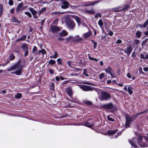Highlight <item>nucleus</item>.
<instances>
[{"mask_svg": "<svg viewBox=\"0 0 148 148\" xmlns=\"http://www.w3.org/2000/svg\"><path fill=\"white\" fill-rule=\"evenodd\" d=\"M140 112L136 114L135 115L131 117L129 115H127L125 116L126 119V122L125 125L126 126L128 127L130 125V123L134 121V119L137 117L138 116L140 115L142 113Z\"/></svg>", "mask_w": 148, "mask_h": 148, "instance_id": "1", "label": "nucleus"}, {"mask_svg": "<svg viewBox=\"0 0 148 148\" xmlns=\"http://www.w3.org/2000/svg\"><path fill=\"white\" fill-rule=\"evenodd\" d=\"M21 61L19 60L15 64L8 69V71H11L16 69H22V66L21 64Z\"/></svg>", "mask_w": 148, "mask_h": 148, "instance_id": "2", "label": "nucleus"}, {"mask_svg": "<svg viewBox=\"0 0 148 148\" xmlns=\"http://www.w3.org/2000/svg\"><path fill=\"white\" fill-rule=\"evenodd\" d=\"M67 25L69 29H73L75 26V24L73 21L71 20H68L66 22Z\"/></svg>", "mask_w": 148, "mask_h": 148, "instance_id": "3", "label": "nucleus"}, {"mask_svg": "<svg viewBox=\"0 0 148 148\" xmlns=\"http://www.w3.org/2000/svg\"><path fill=\"white\" fill-rule=\"evenodd\" d=\"M110 95L108 93L106 92H102L101 93V100L103 101L107 100L108 99L110 98Z\"/></svg>", "mask_w": 148, "mask_h": 148, "instance_id": "4", "label": "nucleus"}, {"mask_svg": "<svg viewBox=\"0 0 148 148\" xmlns=\"http://www.w3.org/2000/svg\"><path fill=\"white\" fill-rule=\"evenodd\" d=\"M80 87L84 91H92L93 90L92 87L86 85H81L80 86Z\"/></svg>", "mask_w": 148, "mask_h": 148, "instance_id": "5", "label": "nucleus"}, {"mask_svg": "<svg viewBox=\"0 0 148 148\" xmlns=\"http://www.w3.org/2000/svg\"><path fill=\"white\" fill-rule=\"evenodd\" d=\"M129 141L132 146H133L135 148L137 147V146L135 143L137 141V139L135 137H133L131 140H129Z\"/></svg>", "mask_w": 148, "mask_h": 148, "instance_id": "6", "label": "nucleus"}, {"mask_svg": "<svg viewBox=\"0 0 148 148\" xmlns=\"http://www.w3.org/2000/svg\"><path fill=\"white\" fill-rule=\"evenodd\" d=\"M132 50V49L131 47V45H130L129 47H127L124 50L125 53H126L128 56H129Z\"/></svg>", "mask_w": 148, "mask_h": 148, "instance_id": "7", "label": "nucleus"}, {"mask_svg": "<svg viewBox=\"0 0 148 148\" xmlns=\"http://www.w3.org/2000/svg\"><path fill=\"white\" fill-rule=\"evenodd\" d=\"M62 1L63 4L61 6V8L64 9L68 8L69 5V3L68 2L66 1H62Z\"/></svg>", "mask_w": 148, "mask_h": 148, "instance_id": "8", "label": "nucleus"}, {"mask_svg": "<svg viewBox=\"0 0 148 148\" xmlns=\"http://www.w3.org/2000/svg\"><path fill=\"white\" fill-rule=\"evenodd\" d=\"M23 6V3L21 2L19 3L16 8V12L17 13H19L21 11V10L22 9V7Z\"/></svg>", "mask_w": 148, "mask_h": 148, "instance_id": "9", "label": "nucleus"}, {"mask_svg": "<svg viewBox=\"0 0 148 148\" xmlns=\"http://www.w3.org/2000/svg\"><path fill=\"white\" fill-rule=\"evenodd\" d=\"M142 140L143 138L142 136H140L138 138V143L141 147L143 146H146L145 144L144 143H141Z\"/></svg>", "mask_w": 148, "mask_h": 148, "instance_id": "10", "label": "nucleus"}, {"mask_svg": "<svg viewBox=\"0 0 148 148\" xmlns=\"http://www.w3.org/2000/svg\"><path fill=\"white\" fill-rule=\"evenodd\" d=\"M66 92L68 95L71 97L73 95L72 89L70 87H69L66 89Z\"/></svg>", "mask_w": 148, "mask_h": 148, "instance_id": "11", "label": "nucleus"}, {"mask_svg": "<svg viewBox=\"0 0 148 148\" xmlns=\"http://www.w3.org/2000/svg\"><path fill=\"white\" fill-rule=\"evenodd\" d=\"M129 7L130 6L129 5L126 4L125 5L124 8L121 10H119L116 9L115 10L114 9H112V10L114 12H117L121 10H126L128 9Z\"/></svg>", "mask_w": 148, "mask_h": 148, "instance_id": "12", "label": "nucleus"}, {"mask_svg": "<svg viewBox=\"0 0 148 148\" xmlns=\"http://www.w3.org/2000/svg\"><path fill=\"white\" fill-rule=\"evenodd\" d=\"M99 1H89L86 2L85 4V5L86 6H90L91 5H94L97 3H98Z\"/></svg>", "mask_w": 148, "mask_h": 148, "instance_id": "13", "label": "nucleus"}, {"mask_svg": "<svg viewBox=\"0 0 148 148\" xmlns=\"http://www.w3.org/2000/svg\"><path fill=\"white\" fill-rule=\"evenodd\" d=\"M51 29L53 32H55L60 30V29L58 27L55 26H52Z\"/></svg>", "mask_w": 148, "mask_h": 148, "instance_id": "14", "label": "nucleus"}, {"mask_svg": "<svg viewBox=\"0 0 148 148\" xmlns=\"http://www.w3.org/2000/svg\"><path fill=\"white\" fill-rule=\"evenodd\" d=\"M102 107L107 110L111 108V103H109L107 104H104L102 106Z\"/></svg>", "mask_w": 148, "mask_h": 148, "instance_id": "15", "label": "nucleus"}, {"mask_svg": "<svg viewBox=\"0 0 148 148\" xmlns=\"http://www.w3.org/2000/svg\"><path fill=\"white\" fill-rule=\"evenodd\" d=\"M85 12L88 14H94L95 13V11L93 9L90 10H85Z\"/></svg>", "mask_w": 148, "mask_h": 148, "instance_id": "16", "label": "nucleus"}, {"mask_svg": "<svg viewBox=\"0 0 148 148\" xmlns=\"http://www.w3.org/2000/svg\"><path fill=\"white\" fill-rule=\"evenodd\" d=\"M29 9L33 16L36 14L37 12L32 8L29 7Z\"/></svg>", "mask_w": 148, "mask_h": 148, "instance_id": "17", "label": "nucleus"}, {"mask_svg": "<svg viewBox=\"0 0 148 148\" xmlns=\"http://www.w3.org/2000/svg\"><path fill=\"white\" fill-rule=\"evenodd\" d=\"M68 34L67 32L65 30H63L61 32L59 33V35L60 36H65Z\"/></svg>", "mask_w": 148, "mask_h": 148, "instance_id": "18", "label": "nucleus"}, {"mask_svg": "<svg viewBox=\"0 0 148 148\" xmlns=\"http://www.w3.org/2000/svg\"><path fill=\"white\" fill-rule=\"evenodd\" d=\"M133 89V88L131 86H129L128 87L127 91L129 94L132 95L133 93V92L132 90Z\"/></svg>", "mask_w": 148, "mask_h": 148, "instance_id": "19", "label": "nucleus"}, {"mask_svg": "<svg viewBox=\"0 0 148 148\" xmlns=\"http://www.w3.org/2000/svg\"><path fill=\"white\" fill-rule=\"evenodd\" d=\"M22 48L24 51L28 50V47L27 45L25 44H24L22 45Z\"/></svg>", "mask_w": 148, "mask_h": 148, "instance_id": "20", "label": "nucleus"}, {"mask_svg": "<svg viewBox=\"0 0 148 148\" xmlns=\"http://www.w3.org/2000/svg\"><path fill=\"white\" fill-rule=\"evenodd\" d=\"M22 69H18L15 72V74L17 75H20L22 73Z\"/></svg>", "mask_w": 148, "mask_h": 148, "instance_id": "21", "label": "nucleus"}, {"mask_svg": "<svg viewBox=\"0 0 148 148\" xmlns=\"http://www.w3.org/2000/svg\"><path fill=\"white\" fill-rule=\"evenodd\" d=\"M74 19L76 21L78 24H80V18L79 17L75 16H74Z\"/></svg>", "mask_w": 148, "mask_h": 148, "instance_id": "22", "label": "nucleus"}, {"mask_svg": "<svg viewBox=\"0 0 148 148\" xmlns=\"http://www.w3.org/2000/svg\"><path fill=\"white\" fill-rule=\"evenodd\" d=\"M84 125L89 127H91L92 126L93 124H90L88 122H86L84 123Z\"/></svg>", "mask_w": 148, "mask_h": 148, "instance_id": "23", "label": "nucleus"}, {"mask_svg": "<svg viewBox=\"0 0 148 148\" xmlns=\"http://www.w3.org/2000/svg\"><path fill=\"white\" fill-rule=\"evenodd\" d=\"M91 33L90 32H88L84 34V36L86 38H87L89 37L91 35Z\"/></svg>", "mask_w": 148, "mask_h": 148, "instance_id": "24", "label": "nucleus"}, {"mask_svg": "<svg viewBox=\"0 0 148 148\" xmlns=\"http://www.w3.org/2000/svg\"><path fill=\"white\" fill-rule=\"evenodd\" d=\"M105 71L106 72L111 75V69L110 67L107 68L105 69Z\"/></svg>", "mask_w": 148, "mask_h": 148, "instance_id": "25", "label": "nucleus"}, {"mask_svg": "<svg viewBox=\"0 0 148 148\" xmlns=\"http://www.w3.org/2000/svg\"><path fill=\"white\" fill-rule=\"evenodd\" d=\"M58 56V54H57L56 51H55L54 54L53 56H51L50 57L51 58H54L55 59Z\"/></svg>", "mask_w": 148, "mask_h": 148, "instance_id": "26", "label": "nucleus"}, {"mask_svg": "<svg viewBox=\"0 0 148 148\" xmlns=\"http://www.w3.org/2000/svg\"><path fill=\"white\" fill-rule=\"evenodd\" d=\"M22 97V95L21 93H17L15 95L16 99H19Z\"/></svg>", "mask_w": 148, "mask_h": 148, "instance_id": "27", "label": "nucleus"}, {"mask_svg": "<svg viewBox=\"0 0 148 148\" xmlns=\"http://www.w3.org/2000/svg\"><path fill=\"white\" fill-rule=\"evenodd\" d=\"M15 58V57L14 56L13 54H11L9 56V60H14Z\"/></svg>", "mask_w": 148, "mask_h": 148, "instance_id": "28", "label": "nucleus"}, {"mask_svg": "<svg viewBox=\"0 0 148 148\" xmlns=\"http://www.w3.org/2000/svg\"><path fill=\"white\" fill-rule=\"evenodd\" d=\"M98 23L101 27V28L102 27L103 25V23L102 20L101 19H100L98 21Z\"/></svg>", "mask_w": 148, "mask_h": 148, "instance_id": "29", "label": "nucleus"}, {"mask_svg": "<svg viewBox=\"0 0 148 148\" xmlns=\"http://www.w3.org/2000/svg\"><path fill=\"white\" fill-rule=\"evenodd\" d=\"M37 50L36 47L35 46L34 47L32 50V53L35 54H37L36 52Z\"/></svg>", "mask_w": 148, "mask_h": 148, "instance_id": "30", "label": "nucleus"}, {"mask_svg": "<svg viewBox=\"0 0 148 148\" xmlns=\"http://www.w3.org/2000/svg\"><path fill=\"white\" fill-rule=\"evenodd\" d=\"M56 62V61L55 60H50L49 62V64L51 65L55 64Z\"/></svg>", "mask_w": 148, "mask_h": 148, "instance_id": "31", "label": "nucleus"}, {"mask_svg": "<svg viewBox=\"0 0 148 148\" xmlns=\"http://www.w3.org/2000/svg\"><path fill=\"white\" fill-rule=\"evenodd\" d=\"M75 40L77 41L81 40L82 39V38L78 36H76L75 37Z\"/></svg>", "mask_w": 148, "mask_h": 148, "instance_id": "32", "label": "nucleus"}, {"mask_svg": "<svg viewBox=\"0 0 148 148\" xmlns=\"http://www.w3.org/2000/svg\"><path fill=\"white\" fill-rule=\"evenodd\" d=\"M148 24V19H147L146 21L144 23L143 25V28H145L146 27Z\"/></svg>", "mask_w": 148, "mask_h": 148, "instance_id": "33", "label": "nucleus"}, {"mask_svg": "<svg viewBox=\"0 0 148 148\" xmlns=\"http://www.w3.org/2000/svg\"><path fill=\"white\" fill-rule=\"evenodd\" d=\"M12 21L13 22L18 23L19 22L18 20L15 17H13L12 18Z\"/></svg>", "mask_w": 148, "mask_h": 148, "instance_id": "34", "label": "nucleus"}, {"mask_svg": "<svg viewBox=\"0 0 148 148\" xmlns=\"http://www.w3.org/2000/svg\"><path fill=\"white\" fill-rule=\"evenodd\" d=\"M88 58L90 60H95L96 61H97L99 60H98L97 59L93 58L91 57L90 56H88Z\"/></svg>", "mask_w": 148, "mask_h": 148, "instance_id": "35", "label": "nucleus"}, {"mask_svg": "<svg viewBox=\"0 0 148 148\" xmlns=\"http://www.w3.org/2000/svg\"><path fill=\"white\" fill-rule=\"evenodd\" d=\"M24 13L28 15L29 17H32V15L29 12H24Z\"/></svg>", "mask_w": 148, "mask_h": 148, "instance_id": "36", "label": "nucleus"}, {"mask_svg": "<svg viewBox=\"0 0 148 148\" xmlns=\"http://www.w3.org/2000/svg\"><path fill=\"white\" fill-rule=\"evenodd\" d=\"M138 70L139 71V73L140 74H145V73L142 71V69L141 67H139V68Z\"/></svg>", "mask_w": 148, "mask_h": 148, "instance_id": "37", "label": "nucleus"}, {"mask_svg": "<svg viewBox=\"0 0 148 148\" xmlns=\"http://www.w3.org/2000/svg\"><path fill=\"white\" fill-rule=\"evenodd\" d=\"M105 135L110 136L111 135V130H109L106 133L104 134Z\"/></svg>", "mask_w": 148, "mask_h": 148, "instance_id": "38", "label": "nucleus"}, {"mask_svg": "<svg viewBox=\"0 0 148 148\" xmlns=\"http://www.w3.org/2000/svg\"><path fill=\"white\" fill-rule=\"evenodd\" d=\"M101 16L100 13H97L95 15V17L96 18H98L99 17H101Z\"/></svg>", "mask_w": 148, "mask_h": 148, "instance_id": "39", "label": "nucleus"}, {"mask_svg": "<svg viewBox=\"0 0 148 148\" xmlns=\"http://www.w3.org/2000/svg\"><path fill=\"white\" fill-rule=\"evenodd\" d=\"M104 76V73H102L100 74L99 76V78L100 79H102Z\"/></svg>", "mask_w": 148, "mask_h": 148, "instance_id": "40", "label": "nucleus"}, {"mask_svg": "<svg viewBox=\"0 0 148 148\" xmlns=\"http://www.w3.org/2000/svg\"><path fill=\"white\" fill-rule=\"evenodd\" d=\"M13 1L12 0H10L8 2L9 4L10 5H12L13 4Z\"/></svg>", "mask_w": 148, "mask_h": 148, "instance_id": "41", "label": "nucleus"}, {"mask_svg": "<svg viewBox=\"0 0 148 148\" xmlns=\"http://www.w3.org/2000/svg\"><path fill=\"white\" fill-rule=\"evenodd\" d=\"M26 36L25 35H23L22 36L21 38L20 39L21 40H24L26 38Z\"/></svg>", "mask_w": 148, "mask_h": 148, "instance_id": "42", "label": "nucleus"}, {"mask_svg": "<svg viewBox=\"0 0 148 148\" xmlns=\"http://www.w3.org/2000/svg\"><path fill=\"white\" fill-rule=\"evenodd\" d=\"M57 61L59 64H62V61L61 59L60 58H58L57 59Z\"/></svg>", "mask_w": 148, "mask_h": 148, "instance_id": "43", "label": "nucleus"}, {"mask_svg": "<svg viewBox=\"0 0 148 148\" xmlns=\"http://www.w3.org/2000/svg\"><path fill=\"white\" fill-rule=\"evenodd\" d=\"M92 42H93V43H94V46H93V47H94V48H96V47H97V43L95 42L94 41H93V40H92Z\"/></svg>", "mask_w": 148, "mask_h": 148, "instance_id": "44", "label": "nucleus"}, {"mask_svg": "<svg viewBox=\"0 0 148 148\" xmlns=\"http://www.w3.org/2000/svg\"><path fill=\"white\" fill-rule=\"evenodd\" d=\"M121 134V133H120L119 132L117 133V134L116 135H115L114 136H114L112 137V138H117L119 135H120Z\"/></svg>", "mask_w": 148, "mask_h": 148, "instance_id": "45", "label": "nucleus"}, {"mask_svg": "<svg viewBox=\"0 0 148 148\" xmlns=\"http://www.w3.org/2000/svg\"><path fill=\"white\" fill-rule=\"evenodd\" d=\"M58 18H57L53 22V23L55 24H57L58 23Z\"/></svg>", "mask_w": 148, "mask_h": 148, "instance_id": "46", "label": "nucleus"}, {"mask_svg": "<svg viewBox=\"0 0 148 148\" xmlns=\"http://www.w3.org/2000/svg\"><path fill=\"white\" fill-rule=\"evenodd\" d=\"M136 35L138 37L140 36L141 35V33L140 32H138L136 33Z\"/></svg>", "mask_w": 148, "mask_h": 148, "instance_id": "47", "label": "nucleus"}, {"mask_svg": "<svg viewBox=\"0 0 148 148\" xmlns=\"http://www.w3.org/2000/svg\"><path fill=\"white\" fill-rule=\"evenodd\" d=\"M85 103L88 105H90L92 104V103L90 101H85Z\"/></svg>", "mask_w": 148, "mask_h": 148, "instance_id": "48", "label": "nucleus"}, {"mask_svg": "<svg viewBox=\"0 0 148 148\" xmlns=\"http://www.w3.org/2000/svg\"><path fill=\"white\" fill-rule=\"evenodd\" d=\"M122 43V41L120 39H118L116 42V43L117 44H120Z\"/></svg>", "mask_w": 148, "mask_h": 148, "instance_id": "49", "label": "nucleus"}, {"mask_svg": "<svg viewBox=\"0 0 148 148\" xmlns=\"http://www.w3.org/2000/svg\"><path fill=\"white\" fill-rule=\"evenodd\" d=\"M46 53V51L44 49H42V50H41L42 54H45Z\"/></svg>", "mask_w": 148, "mask_h": 148, "instance_id": "50", "label": "nucleus"}, {"mask_svg": "<svg viewBox=\"0 0 148 148\" xmlns=\"http://www.w3.org/2000/svg\"><path fill=\"white\" fill-rule=\"evenodd\" d=\"M50 88L51 89L53 88L54 87V84L53 83H52L50 84Z\"/></svg>", "mask_w": 148, "mask_h": 148, "instance_id": "51", "label": "nucleus"}, {"mask_svg": "<svg viewBox=\"0 0 148 148\" xmlns=\"http://www.w3.org/2000/svg\"><path fill=\"white\" fill-rule=\"evenodd\" d=\"M117 130H112V135L115 134L117 132Z\"/></svg>", "mask_w": 148, "mask_h": 148, "instance_id": "52", "label": "nucleus"}, {"mask_svg": "<svg viewBox=\"0 0 148 148\" xmlns=\"http://www.w3.org/2000/svg\"><path fill=\"white\" fill-rule=\"evenodd\" d=\"M62 13H60L59 12H52V13H51V14H62Z\"/></svg>", "mask_w": 148, "mask_h": 148, "instance_id": "53", "label": "nucleus"}, {"mask_svg": "<svg viewBox=\"0 0 148 148\" xmlns=\"http://www.w3.org/2000/svg\"><path fill=\"white\" fill-rule=\"evenodd\" d=\"M15 8H12L10 11V13L12 14L14 12V11L15 10Z\"/></svg>", "mask_w": 148, "mask_h": 148, "instance_id": "54", "label": "nucleus"}, {"mask_svg": "<svg viewBox=\"0 0 148 148\" xmlns=\"http://www.w3.org/2000/svg\"><path fill=\"white\" fill-rule=\"evenodd\" d=\"M46 10V8L45 7H44L42 8L40 11H41V12H44Z\"/></svg>", "mask_w": 148, "mask_h": 148, "instance_id": "55", "label": "nucleus"}, {"mask_svg": "<svg viewBox=\"0 0 148 148\" xmlns=\"http://www.w3.org/2000/svg\"><path fill=\"white\" fill-rule=\"evenodd\" d=\"M25 53L24 56H26L28 55V50L25 51Z\"/></svg>", "mask_w": 148, "mask_h": 148, "instance_id": "56", "label": "nucleus"}, {"mask_svg": "<svg viewBox=\"0 0 148 148\" xmlns=\"http://www.w3.org/2000/svg\"><path fill=\"white\" fill-rule=\"evenodd\" d=\"M69 102H73L74 103H77L78 102V101L77 100L72 101V100L69 99Z\"/></svg>", "mask_w": 148, "mask_h": 148, "instance_id": "57", "label": "nucleus"}, {"mask_svg": "<svg viewBox=\"0 0 148 148\" xmlns=\"http://www.w3.org/2000/svg\"><path fill=\"white\" fill-rule=\"evenodd\" d=\"M87 73V71L86 69H84V71L83 72V74L84 75L86 74Z\"/></svg>", "mask_w": 148, "mask_h": 148, "instance_id": "58", "label": "nucleus"}, {"mask_svg": "<svg viewBox=\"0 0 148 148\" xmlns=\"http://www.w3.org/2000/svg\"><path fill=\"white\" fill-rule=\"evenodd\" d=\"M143 71H148V68L147 67H145L143 69Z\"/></svg>", "mask_w": 148, "mask_h": 148, "instance_id": "59", "label": "nucleus"}, {"mask_svg": "<svg viewBox=\"0 0 148 148\" xmlns=\"http://www.w3.org/2000/svg\"><path fill=\"white\" fill-rule=\"evenodd\" d=\"M140 58L142 59H145V57L144 56L143 54H141L140 55Z\"/></svg>", "mask_w": 148, "mask_h": 148, "instance_id": "60", "label": "nucleus"}, {"mask_svg": "<svg viewBox=\"0 0 148 148\" xmlns=\"http://www.w3.org/2000/svg\"><path fill=\"white\" fill-rule=\"evenodd\" d=\"M127 77L128 78H131V75L129 73H127Z\"/></svg>", "mask_w": 148, "mask_h": 148, "instance_id": "61", "label": "nucleus"}, {"mask_svg": "<svg viewBox=\"0 0 148 148\" xmlns=\"http://www.w3.org/2000/svg\"><path fill=\"white\" fill-rule=\"evenodd\" d=\"M107 119L108 120L110 121H111V118L110 117V115L108 116H107Z\"/></svg>", "mask_w": 148, "mask_h": 148, "instance_id": "62", "label": "nucleus"}, {"mask_svg": "<svg viewBox=\"0 0 148 148\" xmlns=\"http://www.w3.org/2000/svg\"><path fill=\"white\" fill-rule=\"evenodd\" d=\"M144 34L146 36L148 35V30L144 32Z\"/></svg>", "mask_w": 148, "mask_h": 148, "instance_id": "63", "label": "nucleus"}, {"mask_svg": "<svg viewBox=\"0 0 148 148\" xmlns=\"http://www.w3.org/2000/svg\"><path fill=\"white\" fill-rule=\"evenodd\" d=\"M144 138L146 140L148 141V134H147V136L144 137Z\"/></svg>", "mask_w": 148, "mask_h": 148, "instance_id": "64", "label": "nucleus"}]
</instances>
